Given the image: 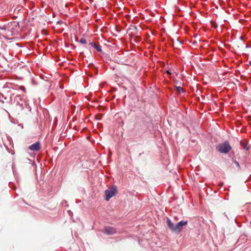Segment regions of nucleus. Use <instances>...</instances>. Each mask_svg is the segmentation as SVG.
I'll list each match as a JSON object with an SVG mask.
<instances>
[{
    "mask_svg": "<svg viewBox=\"0 0 251 251\" xmlns=\"http://www.w3.org/2000/svg\"><path fill=\"white\" fill-rule=\"evenodd\" d=\"M167 224L169 228L173 231L179 232L181 231L183 227L187 224V222L182 221L174 225L170 219H168Z\"/></svg>",
    "mask_w": 251,
    "mask_h": 251,
    "instance_id": "obj_1",
    "label": "nucleus"
},
{
    "mask_svg": "<svg viewBox=\"0 0 251 251\" xmlns=\"http://www.w3.org/2000/svg\"><path fill=\"white\" fill-rule=\"evenodd\" d=\"M217 150L221 153H226L231 150V147L228 142H225L219 144L217 147Z\"/></svg>",
    "mask_w": 251,
    "mask_h": 251,
    "instance_id": "obj_2",
    "label": "nucleus"
},
{
    "mask_svg": "<svg viewBox=\"0 0 251 251\" xmlns=\"http://www.w3.org/2000/svg\"><path fill=\"white\" fill-rule=\"evenodd\" d=\"M117 193L116 189L114 187L110 188L105 191V200L108 201L111 198L116 195Z\"/></svg>",
    "mask_w": 251,
    "mask_h": 251,
    "instance_id": "obj_3",
    "label": "nucleus"
},
{
    "mask_svg": "<svg viewBox=\"0 0 251 251\" xmlns=\"http://www.w3.org/2000/svg\"><path fill=\"white\" fill-rule=\"evenodd\" d=\"M40 148L39 142H36L29 147V149L33 151H38L40 149Z\"/></svg>",
    "mask_w": 251,
    "mask_h": 251,
    "instance_id": "obj_4",
    "label": "nucleus"
},
{
    "mask_svg": "<svg viewBox=\"0 0 251 251\" xmlns=\"http://www.w3.org/2000/svg\"><path fill=\"white\" fill-rule=\"evenodd\" d=\"M103 232L107 234L112 235L116 232V229L113 227L107 226L105 227Z\"/></svg>",
    "mask_w": 251,
    "mask_h": 251,
    "instance_id": "obj_5",
    "label": "nucleus"
},
{
    "mask_svg": "<svg viewBox=\"0 0 251 251\" xmlns=\"http://www.w3.org/2000/svg\"><path fill=\"white\" fill-rule=\"evenodd\" d=\"M91 46L93 47H94L98 51H101L100 48L98 46L96 43H91L90 44Z\"/></svg>",
    "mask_w": 251,
    "mask_h": 251,
    "instance_id": "obj_6",
    "label": "nucleus"
},
{
    "mask_svg": "<svg viewBox=\"0 0 251 251\" xmlns=\"http://www.w3.org/2000/svg\"><path fill=\"white\" fill-rule=\"evenodd\" d=\"M176 91L179 93H180L181 92L183 91V88L179 86L176 87Z\"/></svg>",
    "mask_w": 251,
    "mask_h": 251,
    "instance_id": "obj_7",
    "label": "nucleus"
},
{
    "mask_svg": "<svg viewBox=\"0 0 251 251\" xmlns=\"http://www.w3.org/2000/svg\"><path fill=\"white\" fill-rule=\"evenodd\" d=\"M80 43L84 44L86 43V40L84 38H81L80 40Z\"/></svg>",
    "mask_w": 251,
    "mask_h": 251,
    "instance_id": "obj_8",
    "label": "nucleus"
},
{
    "mask_svg": "<svg viewBox=\"0 0 251 251\" xmlns=\"http://www.w3.org/2000/svg\"><path fill=\"white\" fill-rule=\"evenodd\" d=\"M20 89L24 92H25V89L24 86H20Z\"/></svg>",
    "mask_w": 251,
    "mask_h": 251,
    "instance_id": "obj_9",
    "label": "nucleus"
},
{
    "mask_svg": "<svg viewBox=\"0 0 251 251\" xmlns=\"http://www.w3.org/2000/svg\"><path fill=\"white\" fill-rule=\"evenodd\" d=\"M166 73H167V74H168V75H171V72H170V71H169V70H167V71H166Z\"/></svg>",
    "mask_w": 251,
    "mask_h": 251,
    "instance_id": "obj_10",
    "label": "nucleus"
},
{
    "mask_svg": "<svg viewBox=\"0 0 251 251\" xmlns=\"http://www.w3.org/2000/svg\"><path fill=\"white\" fill-rule=\"evenodd\" d=\"M249 64L251 66V60L249 62Z\"/></svg>",
    "mask_w": 251,
    "mask_h": 251,
    "instance_id": "obj_11",
    "label": "nucleus"
},
{
    "mask_svg": "<svg viewBox=\"0 0 251 251\" xmlns=\"http://www.w3.org/2000/svg\"><path fill=\"white\" fill-rule=\"evenodd\" d=\"M250 225H251V221L250 222Z\"/></svg>",
    "mask_w": 251,
    "mask_h": 251,
    "instance_id": "obj_12",
    "label": "nucleus"
}]
</instances>
